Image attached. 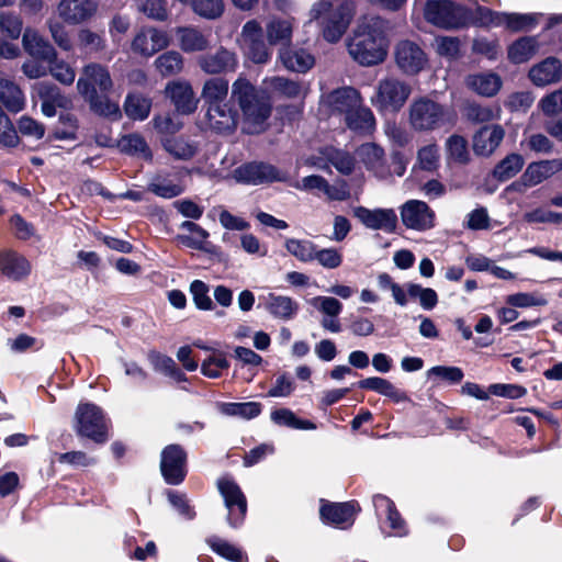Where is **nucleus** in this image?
Instances as JSON below:
<instances>
[{
  "instance_id": "obj_1",
  "label": "nucleus",
  "mask_w": 562,
  "mask_h": 562,
  "mask_svg": "<svg viewBox=\"0 0 562 562\" xmlns=\"http://www.w3.org/2000/svg\"><path fill=\"white\" fill-rule=\"evenodd\" d=\"M386 23L379 16H363L348 42V52L361 66L384 61L387 54Z\"/></svg>"
},
{
  "instance_id": "obj_2",
  "label": "nucleus",
  "mask_w": 562,
  "mask_h": 562,
  "mask_svg": "<svg viewBox=\"0 0 562 562\" xmlns=\"http://www.w3.org/2000/svg\"><path fill=\"white\" fill-rule=\"evenodd\" d=\"M112 88L113 81L109 70L95 63L85 66L77 81L78 92L94 113L102 116L119 117V103L112 101L109 97Z\"/></svg>"
},
{
  "instance_id": "obj_3",
  "label": "nucleus",
  "mask_w": 562,
  "mask_h": 562,
  "mask_svg": "<svg viewBox=\"0 0 562 562\" xmlns=\"http://www.w3.org/2000/svg\"><path fill=\"white\" fill-rule=\"evenodd\" d=\"M232 98L241 110L245 131L249 134L262 132L271 115L272 105L269 99L244 77H238L233 82Z\"/></svg>"
},
{
  "instance_id": "obj_4",
  "label": "nucleus",
  "mask_w": 562,
  "mask_h": 562,
  "mask_svg": "<svg viewBox=\"0 0 562 562\" xmlns=\"http://www.w3.org/2000/svg\"><path fill=\"white\" fill-rule=\"evenodd\" d=\"M352 16V2H342L339 7L333 8L329 2L319 1L311 9L310 22L318 21L324 38L336 43L345 34Z\"/></svg>"
},
{
  "instance_id": "obj_5",
  "label": "nucleus",
  "mask_w": 562,
  "mask_h": 562,
  "mask_svg": "<svg viewBox=\"0 0 562 562\" xmlns=\"http://www.w3.org/2000/svg\"><path fill=\"white\" fill-rule=\"evenodd\" d=\"M448 109L428 97L415 98L408 106V123L416 132H430L450 123Z\"/></svg>"
},
{
  "instance_id": "obj_6",
  "label": "nucleus",
  "mask_w": 562,
  "mask_h": 562,
  "mask_svg": "<svg viewBox=\"0 0 562 562\" xmlns=\"http://www.w3.org/2000/svg\"><path fill=\"white\" fill-rule=\"evenodd\" d=\"M411 93L412 87L406 81L387 77L378 82L370 102L379 113L394 114L405 105Z\"/></svg>"
},
{
  "instance_id": "obj_7",
  "label": "nucleus",
  "mask_w": 562,
  "mask_h": 562,
  "mask_svg": "<svg viewBox=\"0 0 562 562\" xmlns=\"http://www.w3.org/2000/svg\"><path fill=\"white\" fill-rule=\"evenodd\" d=\"M108 419L103 411L93 403H80L74 416V429L80 437H86L95 443L108 441Z\"/></svg>"
},
{
  "instance_id": "obj_8",
  "label": "nucleus",
  "mask_w": 562,
  "mask_h": 562,
  "mask_svg": "<svg viewBox=\"0 0 562 562\" xmlns=\"http://www.w3.org/2000/svg\"><path fill=\"white\" fill-rule=\"evenodd\" d=\"M424 16L438 27L456 29L464 23L465 11L451 0H427Z\"/></svg>"
},
{
  "instance_id": "obj_9",
  "label": "nucleus",
  "mask_w": 562,
  "mask_h": 562,
  "mask_svg": "<svg viewBox=\"0 0 562 562\" xmlns=\"http://www.w3.org/2000/svg\"><path fill=\"white\" fill-rule=\"evenodd\" d=\"M233 178L239 183L258 186L273 181H286L288 175L273 165L252 161L237 167L233 171Z\"/></svg>"
},
{
  "instance_id": "obj_10",
  "label": "nucleus",
  "mask_w": 562,
  "mask_h": 562,
  "mask_svg": "<svg viewBox=\"0 0 562 562\" xmlns=\"http://www.w3.org/2000/svg\"><path fill=\"white\" fill-rule=\"evenodd\" d=\"M217 487L228 510V524L236 528L241 524L247 512L246 497L236 482L229 477H221L217 481Z\"/></svg>"
},
{
  "instance_id": "obj_11",
  "label": "nucleus",
  "mask_w": 562,
  "mask_h": 562,
  "mask_svg": "<svg viewBox=\"0 0 562 562\" xmlns=\"http://www.w3.org/2000/svg\"><path fill=\"white\" fill-rule=\"evenodd\" d=\"M98 0H60L56 12L68 25H79L90 21L98 12Z\"/></svg>"
},
{
  "instance_id": "obj_12",
  "label": "nucleus",
  "mask_w": 562,
  "mask_h": 562,
  "mask_svg": "<svg viewBox=\"0 0 562 562\" xmlns=\"http://www.w3.org/2000/svg\"><path fill=\"white\" fill-rule=\"evenodd\" d=\"M187 454L179 445H169L161 452L160 470L165 481L180 484L186 477Z\"/></svg>"
},
{
  "instance_id": "obj_13",
  "label": "nucleus",
  "mask_w": 562,
  "mask_h": 562,
  "mask_svg": "<svg viewBox=\"0 0 562 562\" xmlns=\"http://www.w3.org/2000/svg\"><path fill=\"white\" fill-rule=\"evenodd\" d=\"M401 218L409 229L424 232L435 226V213L420 200H409L401 206Z\"/></svg>"
},
{
  "instance_id": "obj_14",
  "label": "nucleus",
  "mask_w": 562,
  "mask_h": 562,
  "mask_svg": "<svg viewBox=\"0 0 562 562\" xmlns=\"http://www.w3.org/2000/svg\"><path fill=\"white\" fill-rule=\"evenodd\" d=\"M169 45L168 34L156 27H142L133 37L132 52L142 57L149 58Z\"/></svg>"
},
{
  "instance_id": "obj_15",
  "label": "nucleus",
  "mask_w": 562,
  "mask_h": 562,
  "mask_svg": "<svg viewBox=\"0 0 562 562\" xmlns=\"http://www.w3.org/2000/svg\"><path fill=\"white\" fill-rule=\"evenodd\" d=\"M395 61L403 72L416 75L426 66L427 57L418 44L404 40L395 47Z\"/></svg>"
},
{
  "instance_id": "obj_16",
  "label": "nucleus",
  "mask_w": 562,
  "mask_h": 562,
  "mask_svg": "<svg viewBox=\"0 0 562 562\" xmlns=\"http://www.w3.org/2000/svg\"><path fill=\"white\" fill-rule=\"evenodd\" d=\"M353 215L370 229L393 233L397 226V215L393 209L370 210L357 206L353 209Z\"/></svg>"
},
{
  "instance_id": "obj_17",
  "label": "nucleus",
  "mask_w": 562,
  "mask_h": 562,
  "mask_svg": "<svg viewBox=\"0 0 562 562\" xmlns=\"http://www.w3.org/2000/svg\"><path fill=\"white\" fill-rule=\"evenodd\" d=\"M206 124L207 126L218 134L233 133L238 123V113L229 104H220L206 108Z\"/></svg>"
},
{
  "instance_id": "obj_18",
  "label": "nucleus",
  "mask_w": 562,
  "mask_h": 562,
  "mask_svg": "<svg viewBox=\"0 0 562 562\" xmlns=\"http://www.w3.org/2000/svg\"><path fill=\"white\" fill-rule=\"evenodd\" d=\"M200 68L209 75L235 71L238 60L234 52L220 47L213 53L201 56L198 60Z\"/></svg>"
},
{
  "instance_id": "obj_19",
  "label": "nucleus",
  "mask_w": 562,
  "mask_h": 562,
  "mask_svg": "<svg viewBox=\"0 0 562 562\" xmlns=\"http://www.w3.org/2000/svg\"><path fill=\"white\" fill-rule=\"evenodd\" d=\"M31 271V262L23 255L11 249L0 251V272L7 279L22 281Z\"/></svg>"
},
{
  "instance_id": "obj_20",
  "label": "nucleus",
  "mask_w": 562,
  "mask_h": 562,
  "mask_svg": "<svg viewBox=\"0 0 562 562\" xmlns=\"http://www.w3.org/2000/svg\"><path fill=\"white\" fill-rule=\"evenodd\" d=\"M323 103L333 112L344 113L345 116L362 103L360 92L352 87L336 89L323 97Z\"/></svg>"
},
{
  "instance_id": "obj_21",
  "label": "nucleus",
  "mask_w": 562,
  "mask_h": 562,
  "mask_svg": "<svg viewBox=\"0 0 562 562\" xmlns=\"http://www.w3.org/2000/svg\"><path fill=\"white\" fill-rule=\"evenodd\" d=\"M22 46L34 59L43 61H52L57 56L54 46L40 34L38 31L32 27H26L22 35Z\"/></svg>"
},
{
  "instance_id": "obj_22",
  "label": "nucleus",
  "mask_w": 562,
  "mask_h": 562,
  "mask_svg": "<svg viewBox=\"0 0 562 562\" xmlns=\"http://www.w3.org/2000/svg\"><path fill=\"white\" fill-rule=\"evenodd\" d=\"M357 513L355 502L325 504L321 507V517L327 524L345 529L353 524Z\"/></svg>"
},
{
  "instance_id": "obj_23",
  "label": "nucleus",
  "mask_w": 562,
  "mask_h": 562,
  "mask_svg": "<svg viewBox=\"0 0 562 562\" xmlns=\"http://www.w3.org/2000/svg\"><path fill=\"white\" fill-rule=\"evenodd\" d=\"M166 93L172 100L178 112L193 113L198 108V99L188 81H171L166 86Z\"/></svg>"
},
{
  "instance_id": "obj_24",
  "label": "nucleus",
  "mask_w": 562,
  "mask_h": 562,
  "mask_svg": "<svg viewBox=\"0 0 562 562\" xmlns=\"http://www.w3.org/2000/svg\"><path fill=\"white\" fill-rule=\"evenodd\" d=\"M505 136L501 125L482 127L473 137V150L480 156H490L499 146Z\"/></svg>"
},
{
  "instance_id": "obj_25",
  "label": "nucleus",
  "mask_w": 562,
  "mask_h": 562,
  "mask_svg": "<svg viewBox=\"0 0 562 562\" xmlns=\"http://www.w3.org/2000/svg\"><path fill=\"white\" fill-rule=\"evenodd\" d=\"M529 78L538 87L559 82L562 80V64L554 57H548L530 68Z\"/></svg>"
},
{
  "instance_id": "obj_26",
  "label": "nucleus",
  "mask_w": 562,
  "mask_h": 562,
  "mask_svg": "<svg viewBox=\"0 0 562 562\" xmlns=\"http://www.w3.org/2000/svg\"><path fill=\"white\" fill-rule=\"evenodd\" d=\"M265 308L274 318L293 319L299 312V303L290 296L268 293L265 297Z\"/></svg>"
},
{
  "instance_id": "obj_27",
  "label": "nucleus",
  "mask_w": 562,
  "mask_h": 562,
  "mask_svg": "<svg viewBox=\"0 0 562 562\" xmlns=\"http://www.w3.org/2000/svg\"><path fill=\"white\" fill-rule=\"evenodd\" d=\"M357 156L368 170L376 177L384 178L387 175L385 168V154L382 147L374 143H366L358 147Z\"/></svg>"
},
{
  "instance_id": "obj_28",
  "label": "nucleus",
  "mask_w": 562,
  "mask_h": 562,
  "mask_svg": "<svg viewBox=\"0 0 562 562\" xmlns=\"http://www.w3.org/2000/svg\"><path fill=\"white\" fill-rule=\"evenodd\" d=\"M562 170V159L541 160L530 164L521 176L524 184L533 187Z\"/></svg>"
},
{
  "instance_id": "obj_29",
  "label": "nucleus",
  "mask_w": 562,
  "mask_h": 562,
  "mask_svg": "<svg viewBox=\"0 0 562 562\" xmlns=\"http://www.w3.org/2000/svg\"><path fill=\"white\" fill-rule=\"evenodd\" d=\"M265 83L273 93L291 100L304 99L308 90V86L303 81H295L279 76L266 79Z\"/></svg>"
},
{
  "instance_id": "obj_30",
  "label": "nucleus",
  "mask_w": 562,
  "mask_h": 562,
  "mask_svg": "<svg viewBox=\"0 0 562 562\" xmlns=\"http://www.w3.org/2000/svg\"><path fill=\"white\" fill-rule=\"evenodd\" d=\"M282 65L291 71L306 72L315 64L314 56L304 48L286 47L279 53Z\"/></svg>"
},
{
  "instance_id": "obj_31",
  "label": "nucleus",
  "mask_w": 562,
  "mask_h": 562,
  "mask_svg": "<svg viewBox=\"0 0 562 562\" xmlns=\"http://www.w3.org/2000/svg\"><path fill=\"white\" fill-rule=\"evenodd\" d=\"M179 47L186 53L205 50L209 45V36L194 26H181L176 30Z\"/></svg>"
},
{
  "instance_id": "obj_32",
  "label": "nucleus",
  "mask_w": 562,
  "mask_h": 562,
  "mask_svg": "<svg viewBox=\"0 0 562 562\" xmlns=\"http://www.w3.org/2000/svg\"><path fill=\"white\" fill-rule=\"evenodd\" d=\"M468 88L483 97H493L502 88V79L495 72L470 75L465 79Z\"/></svg>"
},
{
  "instance_id": "obj_33",
  "label": "nucleus",
  "mask_w": 562,
  "mask_h": 562,
  "mask_svg": "<svg viewBox=\"0 0 562 562\" xmlns=\"http://www.w3.org/2000/svg\"><path fill=\"white\" fill-rule=\"evenodd\" d=\"M358 386L360 389L374 391L383 396L391 398L395 403L408 401V396L404 391H401L395 385H393L389 380L383 378L371 376L363 379L358 382Z\"/></svg>"
},
{
  "instance_id": "obj_34",
  "label": "nucleus",
  "mask_w": 562,
  "mask_h": 562,
  "mask_svg": "<svg viewBox=\"0 0 562 562\" xmlns=\"http://www.w3.org/2000/svg\"><path fill=\"white\" fill-rule=\"evenodd\" d=\"M0 102L8 111L18 113L25 106V97L12 80L0 78Z\"/></svg>"
},
{
  "instance_id": "obj_35",
  "label": "nucleus",
  "mask_w": 562,
  "mask_h": 562,
  "mask_svg": "<svg viewBox=\"0 0 562 562\" xmlns=\"http://www.w3.org/2000/svg\"><path fill=\"white\" fill-rule=\"evenodd\" d=\"M228 95V81L223 78L207 79L202 88L201 97L206 108L226 104Z\"/></svg>"
},
{
  "instance_id": "obj_36",
  "label": "nucleus",
  "mask_w": 562,
  "mask_h": 562,
  "mask_svg": "<svg viewBox=\"0 0 562 562\" xmlns=\"http://www.w3.org/2000/svg\"><path fill=\"white\" fill-rule=\"evenodd\" d=\"M539 49L536 36H524L515 41L507 50L508 59L514 64H521L532 58Z\"/></svg>"
},
{
  "instance_id": "obj_37",
  "label": "nucleus",
  "mask_w": 562,
  "mask_h": 562,
  "mask_svg": "<svg viewBox=\"0 0 562 562\" xmlns=\"http://www.w3.org/2000/svg\"><path fill=\"white\" fill-rule=\"evenodd\" d=\"M347 126L358 133L369 134L375 127V119L372 111L362 103L351 110L346 116Z\"/></svg>"
},
{
  "instance_id": "obj_38",
  "label": "nucleus",
  "mask_w": 562,
  "mask_h": 562,
  "mask_svg": "<svg viewBox=\"0 0 562 562\" xmlns=\"http://www.w3.org/2000/svg\"><path fill=\"white\" fill-rule=\"evenodd\" d=\"M217 409L222 415L248 420L259 416L261 404L257 402L218 403Z\"/></svg>"
},
{
  "instance_id": "obj_39",
  "label": "nucleus",
  "mask_w": 562,
  "mask_h": 562,
  "mask_svg": "<svg viewBox=\"0 0 562 562\" xmlns=\"http://www.w3.org/2000/svg\"><path fill=\"white\" fill-rule=\"evenodd\" d=\"M373 504L376 512H385L386 520L390 525V528L395 536L405 535V522L402 519L400 513L396 510L394 503L387 498L386 496L376 495L373 498Z\"/></svg>"
},
{
  "instance_id": "obj_40",
  "label": "nucleus",
  "mask_w": 562,
  "mask_h": 562,
  "mask_svg": "<svg viewBox=\"0 0 562 562\" xmlns=\"http://www.w3.org/2000/svg\"><path fill=\"white\" fill-rule=\"evenodd\" d=\"M154 65L162 77L177 76L183 70L184 58L179 52L168 50L159 55Z\"/></svg>"
},
{
  "instance_id": "obj_41",
  "label": "nucleus",
  "mask_w": 562,
  "mask_h": 562,
  "mask_svg": "<svg viewBox=\"0 0 562 562\" xmlns=\"http://www.w3.org/2000/svg\"><path fill=\"white\" fill-rule=\"evenodd\" d=\"M409 300H417L425 311H431L438 304V294L431 288H424L415 282H407Z\"/></svg>"
},
{
  "instance_id": "obj_42",
  "label": "nucleus",
  "mask_w": 562,
  "mask_h": 562,
  "mask_svg": "<svg viewBox=\"0 0 562 562\" xmlns=\"http://www.w3.org/2000/svg\"><path fill=\"white\" fill-rule=\"evenodd\" d=\"M162 146L175 158L182 160L192 158L198 151V146L195 143L189 142L181 137L166 138L162 142Z\"/></svg>"
},
{
  "instance_id": "obj_43",
  "label": "nucleus",
  "mask_w": 562,
  "mask_h": 562,
  "mask_svg": "<svg viewBox=\"0 0 562 562\" xmlns=\"http://www.w3.org/2000/svg\"><path fill=\"white\" fill-rule=\"evenodd\" d=\"M151 102L140 94H128L124 103V110L128 117L133 120H145L150 112Z\"/></svg>"
},
{
  "instance_id": "obj_44",
  "label": "nucleus",
  "mask_w": 562,
  "mask_h": 562,
  "mask_svg": "<svg viewBox=\"0 0 562 562\" xmlns=\"http://www.w3.org/2000/svg\"><path fill=\"white\" fill-rule=\"evenodd\" d=\"M292 23L286 19H272L266 26L267 38L271 45L288 42L292 37Z\"/></svg>"
},
{
  "instance_id": "obj_45",
  "label": "nucleus",
  "mask_w": 562,
  "mask_h": 562,
  "mask_svg": "<svg viewBox=\"0 0 562 562\" xmlns=\"http://www.w3.org/2000/svg\"><path fill=\"white\" fill-rule=\"evenodd\" d=\"M323 155L338 172L342 175H350L352 172L355 168V159L349 153L329 147L325 148Z\"/></svg>"
},
{
  "instance_id": "obj_46",
  "label": "nucleus",
  "mask_w": 562,
  "mask_h": 562,
  "mask_svg": "<svg viewBox=\"0 0 562 562\" xmlns=\"http://www.w3.org/2000/svg\"><path fill=\"white\" fill-rule=\"evenodd\" d=\"M524 158L519 154H510L506 156L494 169V176L505 181L516 176L524 166Z\"/></svg>"
},
{
  "instance_id": "obj_47",
  "label": "nucleus",
  "mask_w": 562,
  "mask_h": 562,
  "mask_svg": "<svg viewBox=\"0 0 562 562\" xmlns=\"http://www.w3.org/2000/svg\"><path fill=\"white\" fill-rule=\"evenodd\" d=\"M149 361L156 371H159L176 381H186V374L177 367L176 362L165 355L150 353Z\"/></svg>"
},
{
  "instance_id": "obj_48",
  "label": "nucleus",
  "mask_w": 562,
  "mask_h": 562,
  "mask_svg": "<svg viewBox=\"0 0 562 562\" xmlns=\"http://www.w3.org/2000/svg\"><path fill=\"white\" fill-rule=\"evenodd\" d=\"M271 420L280 426H286L293 429H315V425L310 420L299 419L295 414L288 408H279L271 413Z\"/></svg>"
},
{
  "instance_id": "obj_49",
  "label": "nucleus",
  "mask_w": 562,
  "mask_h": 562,
  "mask_svg": "<svg viewBox=\"0 0 562 562\" xmlns=\"http://www.w3.org/2000/svg\"><path fill=\"white\" fill-rule=\"evenodd\" d=\"M119 147L124 153L137 155L144 159L151 158V151L147 143L140 135L131 134L122 137V139L119 143Z\"/></svg>"
},
{
  "instance_id": "obj_50",
  "label": "nucleus",
  "mask_w": 562,
  "mask_h": 562,
  "mask_svg": "<svg viewBox=\"0 0 562 562\" xmlns=\"http://www.w3.org/2000/svg\"><path fill=\"white\" fill-rule=\"evenodd\" d=\"M286 250L302 262H311L314 260L316 245L310 240L290 238L285 241Z\"/></svg>"
},
{
  "instance_id": "obj_51",
  "label": "nucleus",
  "mask_w": 562,
  "mask_h": 562,
  "mask_svg": "<svg viewBox=\"0 0 562 562\" xmlns=\"http://www.w3.org/2000/svg\"><path fill=\"white\" fill-rule=\"evenodd\" d=\"M207 542L218 555L233 562H247V557L236 546L215 537L209 539Z\"/></svg>"
},
{
  "instance_id": "obj_52",
  "label": "nucleus",
  "mask_w": 562,
  "mask_h": 562,
  "mask_svg": "<svg viewBox=\"0 0 562 562\" xmlns=\"http://www.w3.org/2000/svg\"><path fill=\"white\" fill-rule=\"evenodd\" d=\"M540 14L507 13L506 29L512 32L532 30L539 22Z\"/></svg>"
},
{
  "instance_id": "obj_53",
  "label": "nucleus",
  "mask_w": 562,
  "mask_h": 562,
  "mask_svg": "<svg viewBox=\"0 0 562 562\" xmlns=\"http://www.w3.org/2000/svg\"><path fill=\"white\" fill-rule=\"evenodd\" d=\"M49 64L48 71L52 77L65 86H71L76 79V70L67 61L57 59V56L47 61Z\"/></svg>"
},
{
  "instance_id": "obj_54",
  "label": "nucleus",
  "mask_w": 562,
  "mask_h": 562,
  "mask_svg": "<svg viewBox=\"0 0 562 562\" xmlns=\"http://www.w3.org/2000/svg\"><path fill=\"white\" fill-rule=\"evenodd\" d=\"M448 158L458 164H467L469 160L468 143L460 135H452L446 142Z\"/></svg>"
},
{
  "instance_id": "obj_55",
  "label": "nucleus",
  "mask_w": 562,
  "mask_h": 562,
  "mask_svg": "<svg viewBox=\"0 0 562 562\" xmlns=\"http://www.w3.org/2000/svg\"><path fill=\"white\" fill-rule=\"evenodd\" d=\"M22 19L14 12L0 13V32L11 40H18L22 33Z\"/></svg>"
},
{
  "instance_id": "obj_56",
  "label": "nucleus",
  "mask_w": 562,
  "mask_h": 562,
  "mask_svg": "<svg viewBox=\"0 0 562 562\" xmlns=\"http://www.w3.org/2000/svg\"><path fill=\"white\" fill-rule=\"evenodd\" d=\"M229 363L222 352H213L201 364V372L210 379L221 376L223 370L228 369Z\"/></svg>"
},
{
  "instance_id": "obj_57",
  "label": "nucleus",
  "mask_w": 562,
  "mask_h": 562,
  "mask_svg": "<svg viewBox=\"0 0 562 562\" xmlns=\"http://www.w3.org/2000/svg\"><path fill=\"white\" fill-rule=\"evenodd\" d=\"M506 303L514 307H532V306H544L548 304V300L537 293L519 292L510 294L506 297Z\"/></svg>"
},
{
  "instance_id": "obj_58",
  "label": "nucleus",
  "mask_w": 562,
  "mask_h": 562,
  "mask_svg": "<svg viewBox=\"0 0 562 562\" xmlns=\"http://www.w3.org/2000/svg\"><path fill=\"white\" fill-rule=\"evenodd\" d=\"M310 305L326 316H339L342 311V304L333 296H315L308 301Z\"/></svg>"
},
{
  "instance_id": "obj_59",
  "label": "nucleus",
  "mask_w": 562,
  "mask_h": 562,
  "mask_svg": "<svg viewBox=\"0 0 562 562\" xmlns=\"http://www.w3.org/2000/svg\"><path fill=\"white\" fill-rule=\"evenodd\" d=\"M192 9L200 16L214 20L223 14L224 3L223 0H194Z\"/></svg>"
},
{
  "instance_id": "obj_60",
  "label": "nucleus",
  "mask_w": 562,
  "mask_h": 562,
  "mask_svg": "<svg viewBox=\"0 0 562 562\" xmlns=\"http://www.w3.org/2000/svg\"><path fill=\"white\" fill-rule=\"evenodd\" d=\"M137 7L149 19L158 21L167 19L166 0H137Z\"/></svg>"
},
{
  "instance_id": "obj_61",
  "label": "nucleus",
  "mask_w": 562,
  "mask_h": 562,
  "mask_svg": "<svg viewBox=\"0 0 562 562\" xmlns=\"http://www.w3.org/2000/svg\"><path fill=\"white\" fill-rule=\"evenodd\" d=\"M190 292L195 306L199 310L210 311L213 302L209 295V286L201 280H194L190 285Z\"/></svg>"
},
{
  "instance_id": "obj_62",
  "label": "nucleus",
  "mask_w": 562,
  "mask_h": 562,
  "mask_svg": "<svg viewBox=\"0 0 562 562\" xmlns=\"http://www.w3.org/2000/svg\"><path fill=\"white\" fill-rule=\"evenodd\" d=\"M149 191L158 196L171 199L182 193L183 189L180 184L173 183L167 179L157 178L149 183Z\"/></svg>"
},
{
  "instance_id": "obj_63",
  "label": "nucleus",
  "mask_w": 562,
  "mask_h": 562,
  "mask_svg": "<svg viewBox=\"0 0 562 562\" xmlns=\"http://www.w3.org/2000/svg\"><path fill=\"white\" fill-rule=\"evenodd\" d=\"M61 20H48L47 26L54 42L64 50H70L72 47L68 31Z\"/></svg>"
},
{
  "instance_id": "obj_64",
  "label": "nucleus",
  "mask_w": 562,
  "mask_h": 562,
  "mask_svg": "<svg viewBox=\"0 0 562 562\" xmlns=\"http://www.w3.org/2000/svg\"><path fill=\"white\" fill-rule=\"evenodd\" d=\"M539 108L547 116H554L562 113V89L544 95L539 101Z\"/></svg>"
}]
</instances>
